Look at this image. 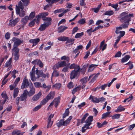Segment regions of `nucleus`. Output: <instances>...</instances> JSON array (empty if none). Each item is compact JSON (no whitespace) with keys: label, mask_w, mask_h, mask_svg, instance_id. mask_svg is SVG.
Wrapping results in <instances>:
<instances>
[{"label":"nucleus","mask_w":135,"mask_h":135,"mask_svg":"<svg viewBox=\"0 0 135 135\" xmlns=\"http://www.w3.org/2000/svg\"><path fill=\"white\" fill-rule=\"evenodd\" d=\"M133 17V13L129 14L127 12L122 13L120 15V20L122 22L125 23H129L131 21V17Z\"/></svg>","instance_id":"1"},{"label":"nucleus","mask_w":135,"mask_h":135,"mask_svg":"<svg viewBox=\"0 0 135 135\" xmlns=\"http://www.w3.org/2000/svg\"><path fill=\"white\" fill-rule=\"evenodd\" d=\"M93 117L90 116L89 117L85 122V124L82 128V132L84 133L85 132L87 129H90L91 127L90 128V126L91 124V122L93 121Z\"/></svg>","instance_id":"2"},{"label":"nucleus","mask_w":135,"mask_h":135,"mask_svg":"<svg viewBox=\"0 0 135 135\" xmlns=\"http://www.w3.org/2000/svg\"><path fill=\"white\" fill-rule=\"evenodd\" d=\"M18 6H16V12L17 15H19L20 16L23 17L25 15V11H23L24 8L22 5V3L21 1L19 2L18 4Z\"/></svg>","instance_id":"3"},{"label":"nucleus","mask_w":135,"mask_h":135,"mask_svg":"<svg viewBox=\"0 0 135 135\" xmlns=\"http://www.w3.org/2000/svg\"><path fill=\"white\" fill-rule=\"evenodd\" d=\"M72 118L73 117L70 116L65 121H64V120H61L59 122L56 123L58 127H60L62 126H66L69 124Z\"/></svg>","instance_id":"4"},{"label":"nucleus","mask_w":135,"mask_h":135,"mask_svg":"<svg viewBox=\"0 0 135 135\" xmlns=\"http://www.w3.org/2000/svg\"><path fill=\"white\" fill-rule=\"evenodd\" d=\"M55 92L54 91L50 92L41 101L42 104H45L50 99H52L54 97Z\"/></svg>","instance_id":"5"},{"label":"nucleus","mask_w":135,"mask_h":135,"mask_svg":"<svg viewBox=\"0 0 135 135\" xmlns=\"http://www.w3.org/2000/svg\"><path fill=\"white\" fill-rule=\"evenodd\" d=\"M80 70L79 66H78L77 70L75 69L71 71L70 74V78L71 79L78 77L79 74Z\"/></svg>","instance_id":"6"},{"label":"nucleus","mask_w":135,"mask_h":135,"mask_svg":"<svg viewBox=\"0 0 135 135\" xmlns=\"http://www.w3.org/2000/svg\"><path fill=\"white\" fill-rule=\"evenodd\" d=\"M30 80L29 81L28 79L25 77L23 79L22 84L21 86V89H23L25 88H27L29 85Z\"/></svg>","instance_id":"7"},{"label":"nucleus","mask_w":135,"mask_h":135,"mask_svg":"<svg viewBox=\"0 0 135 135\" xmlns=\"http://www.w3.org/2000/svg\"><path fill=\"white\" fill-rule=\"evenodd\" d=\"M66 63L65 61H63L58 62L53 67V69L55 70L59 68L60 67H62L66 66Z\"/></svg>","instance_id":"8"},{"label":"nucleus","mask_w":135,"mask_h":135,"mask_svg":"<svg viewBox=\"0 0 135 135\" xmlns=\"http://www.w3.org/2000/svg\"><path fill=\"white\" fill-rule=\"evenodd\" d=\"M12 41L14 42L13 46L16 47L20 45L23 42V40L15 37L13 38Z\"/></svg>","instance_id":"9"},{"label":"nucleus","mask_w":135,"mask_h":135,"mask_svg":"<svg viewBox=\"0 0 135 135\" xmlns=\"http://www.w3.org/2000/svg\"><path fill=\"white\" fill-rule=\"evenodd\" d=\"M54 115V114H51L49 116L47 121V128H50L52 126L53 121L51 120V119L53 117Z\"/></svg>","instance_id":"10"},{"label":"nucleus","mask_w":135,"mask_h":135,"mask_svg":"<svg viewBox=\"0 0 135 135\" xmlns=\"http://www.w3.org/2000/svg\"><path fill=\"white\" fill-rule=\"evenodd\" d=\"M30 90L29 91L27 90V94L29 97H31L35 93V88L33 87L32 84V86H30Z\"/></svg>","instance_id":"11"},{"label":"nucleus","mask_w":135,"mask_h":135,"mask_svg":"<svg viewBox=\"0 0 135 135\" xmlns=\"http://www.w3.org/2000/svg\"><path fill=\"white\" fill-rule=\"evenodd\" d=\"M121 30V29H119L117 27L116 28V30L115 31V32L117 34H119V35L118 37L120 38L123 37L125 35V33L124 31H120Z\"/></svg>","instance_id":"12"},{"label":"nucleus","mask_w":135,"mask_h":135,"mask_svg":"<svg viewBox=\"0 0 135 135\" xmlns=\"http://www.w3.org/2000/svg\"><path fill=\"white\" fill-rule=\"evenodd\" d=\"M19 19L17 18L15 20L11 19L9 21V25L11 26H15L18 22L19 21Z\"/></svg>","instance_id":"13"},{"label":"nucleus","mask_w":135,"mask_h":135,"mask_svg":"<svg viewBox=\"0 0 135 135\" xmlns=\"http://www.w3.org/2000/svg\"><path fill=\"white\" fill-rule=\"evenodd\" d=\"M27 89L23 91V93L20 97V100L21 101H23L26 99L27 97Z\"/></svg>","instance_id":"14"},{"label":"nucleus","mask_w":135,"mask_h":135,"mask_svg":"<svg viewBox=\"0 0 135 135\" xmlns=\"http://www.w3.org/2000/svg\"><path fill=\"white\" fill-rule=\"evenodd\" d=\"M35 66H34L33 67L32 71L30 72V75L31 80L33 81H36V78L35 76Z\"/></svg>","instance_id":"15"},{"label":"nucleus","mask_w":135,"mask_h":135,"mask_svg":"<svg viewBox=\"0 0 135 135\" xmlns=\"http://www.w3.org/2000/svg\"><path fill=\"white\" fill-rule=\"evenodd\" d=\"M49 23H44L41 25L38 29V30L43 31L45 30L49 26Z\"/></svg>","instance_id":"16"},{"label":"nucleus","mask_w":135,"mask_h":135,"mask_svg":"<svg viewBox=\"0 0 135 135\" xmlns=\"http://www.w3.org/2000/svg\"><path fill=\"white\" fill-rule=\"evenodd\" d=\"M42 94L41 92L39 91L37 94L34 95L32 98V101L35 102L37 100L40 98Z\"/></svg>","instance_id":"17"},{"label":"nucleus","mask_w":135,"mask_h":135,"mask_svg":"<svg viewBox=\"0 0 135 135\" xmlns=\"http://www.w3.org/2000/svg\"><path fill=\"white\" fill-rule=\"evenodd\" d=\"M36 74L37 75L38 78H39L41 76H42L43 78L46 77V75L45 74H44L43 71L42 70H36Z\"/></svg>","instance_id":"18"},{"label":"nucleus","mask_w":135,"mask_h":135,"mask_svg":"<svg viewBox=\"0 0 135 135\" xmlns=\"http://www.w3.org/2000/svg\"><path fill=\"white\" fill-rule=\"evenodd\" d=\"M40 40L39 38H38L31 39L29 40V42L30 43L33 44L32 46V47H33L34 46H35L39 41Z\"/></svg>","instance_id":"19"},{"label":"nucleus","mask_w":135,"mask_h":135,"mask_svg":"<svg viewBox=\"0 0 135 135\" xmlns=\"http://www.w3.org/2000/svg\"><path fill=\"white\" fill-rule=\"evenodd\" d=\"M89 99L91 101L95 103H98L99 102V100L97 98L93 97L92 95L90 96L89 98Z\"/></svg>","instance_id":"20"},{"label":"nucleus","mask_w":135,"mask_h":135,"mask_svg":"<svg viewBox=\"0 0 135 135\" xmlns=\"http://www.w3.org/2000/svg\"><path fill=\"white\" fill-rule=\"evenodd\" d=\"M60 97H58L55 98L53 101L54 104H55V106L56 107L59 104L60 102Z\"/></svg>","instance_id":"21"},{"label":"nucleus","mask_w":135,"mask_h":135,"mask_svg":"<svg viewBox=\"0 0 135 135\" xmlns=\"http://www.w3.org/2000/svg\"><path fill=\"white\" fill-rule=\"evenodd\" d=\"M98 65L91 64L89 65L88 71V72H90L93 70Z\"/></svg>","instance_id":"22"},{"label":"nucleus","mask_w":135,"mask_h":135,"mask_svg":"<svg viewBox=\"0 0 135 135\" xmlns=\"http://www.w3.org/2000/svg\"><path fill=\"white\" fill-rule=\"evenodd\" d=\"M43 20L44 21V23H49L50 26L51 24V19L50 17H46L44 18Z\"/></svg>","instance_id":"23"},{"label":"nucleus","mask_w":135,"mask_h":135,"mask_svg":"<svg viewBox=\"0 0 135 135\" xmlns=\"http://www.w3.org/2000/svg\"><path fill=\"white\" fill-rule=\"evenodd\" d=\"M125 108L123 107L121 105L118 107L117 109L115 110L116 112H118L124 111L125 110Z\"/></svg>","instance_id":"24"},{"label":"nucleus","mask_w":135,"mask_h":135,"mask_svg":"<svg viewBox=\"0 0 135 135\" xmlns=\"http://www.w3.org/2000/svg\"><path fill=\"white\" fill-rule=\"evenodd\" d=\"M42 87L43 89L45 90L46 92L48 91L51 88V85H47L45 83H44L42 85Z\"/></svg>","instance_id":"25"},{"label":"nucleus","mask_w":135,"mask_h":135,"mask_svg":"<svg viewBox=\"0 0 135 135\" xmlns=\"http://www.w3.org/2000/svg\"><path fill=\"white\" fill-rule=\"evenodd\" d=\"M48 13L47 12L42 13H40L38 15V18H41L42 19L44 18H46V17L47 16Z\"/></svg>","instance_id":"26"},{"label":"nucleus","mask_w":135,"mask_h":135,"mask_svg":"<svg viewBox=\"0 0 135 135\" xmlns=\"http://www.w3.org/2000/svg\"><path fill=\"white\" fill-rule=\"evenodd\" d=\"M131 57L128 55H126L122 58L121 60V62H125L128 61L130 58Z\"/></svg>","instance_id":"27"},{"label":"nucleus","mask_w":135,"mask_h":135,"mask_svg":"<svg viewBox=\"0 0 135 135\" xmlns=\"http://www.w3.org/2000/svg\"><path fill=\"white\" fill-rule=\"evenodd\" d=\"M127 24H123L120 26L118 27L119 29L122 30L123 29L126 28L128 27V25H129V23H126Z\"/></svg>","instance_id":"28"},{"label":"nucleus","mask_w":135,"mask_h":135,"mask_svg":"<svg viewBox=\"0 0 135 135\" xmlns=\"http://www.w3.org/2000/svg\"><path fill=\"white\" fill-rule=\"evenodd\" d=\"M19 49L16 47L13 46V48L12 50V54H19Z\"/></svg>","instance_id":"29"},{"label":"nucleus","mask_w":135,"mask_h":135,"mask_svg":"<svg viewBox=\"0 0 135 135\" xmlns=\"http://www.w3.org/2000/svg\"><path fill=\"white\" fill-rule=\"evenodd\" d=\"M68 27L66 26H60L58 29V31L59 32H63L65 30L67 29Z\"/></svg>","instance_id":"30"},{"label":"nucleus","mask_w":135,"mask_h":135,"mask_svg":"<svg viewBox=\"0 0 135 135\" xmlns=\"http://www.w3.org/2000/svg\"><path fill=\"white\" fill-rule=\"evenodd\" d=\"M19 92V89L18 88H16L14 89L13 93V96L14 98L16 97L18 93Z\"/></svg>","instance_id":"31"},{"label":"nucleus","mask_w":135,"mask_h":135,"mask_svg":"<svg viewBox=\"0 0 135 135\" xmlns=\"http://www.w3.org/2000/svg\"><path fill=\"white\" fill-rule=\"evenodd\" d=\"M101 5V4H99L97 7L93 8L92 10L95 13H98L99 12Z\"/></svg>","instance_id":"32"},{"label":"nucleus","mask_w":135,"mask_h":135,"mask_svg":"<svg viewBox=\"0 0 135 135\" xmlns=\"http://www.w3.org/2000/svg\"><path fill=\"white\" fill-rule=\"evenodd\" d=\"M22 2V5L23 6H28L30 3V0H21Z\"/></svg>","instance_id":"33"},{"label":"nucleus","mask_w":135,"mask_h":135,"mask_svg":"<svg viewBox=\"0 0 135 135\" xmlns=\"http://www.w3.org/2000/svg\"><path fill=\"white\" fill-rule=\"evenodd\" d=\"M44 105V104H41V102L39 105H37L33 108V111L34 112H36L37 111L41 108L42 105Z\"/></svg>","instance_id":"34"},{"label":"nucleus","mask_w":135,"mask_h":135,"mask_svg":"<svg viewBox=\"0 0 135 135\" xmlns=\"http://www.w3.org/2000/svg\"><path fill=\"white\" fill-rule=\"evenodd\" d=\"M114 14L113 11L111 10H109L106 11L104 15H106L111 16L113 15Z\"/></svg>","instance_id":"35"},{"label":"nucleus","mask_w":135,"mask_h":135,"mask_svg":"<svg viewBox=\"0 0 135 135\" xmlns=\"http://www.w3.org/2000/svg\"><path fill=\"white\" fill-rule=\"evenodd\" d=\"M28 20H29L28 17V16H26L22 18V22L23 23L25 24L27 22Z\"/></svg>","instance_id":"36"},{"label":"nucleus","mask_w":135,"mask_h":135,"mask_svg":"<svg viewBox=\"0 0 135 135\" xmlns=\"http://www.w3.org/2000/svg\"><path fill=\"white\" fill-rule=\"evenodd\" d=\"M12 58H10L9 60L7 61L5 64V67H7L9 66H11V64L12 62Z\"/></svg>","instance_id":"37"},{"label":"nucleus","mask_w":135,"mask_h":135,"mask_svg":"<svg viewBox=\"0 0 135 135\" xmlns=\"http://www.w3.org/2000/svg\"><path fill=\"white\" fill-rule=\"evenodd\" d=\"M35 86L36 88H39L42 87L41 83L39 82H36L34 83Z\"/></svg>","instance_id":"38"},{"label":"nucleus","mask_w":135,"mask_h":135,"mask_svg":"<svg viewBox=\"0 0 135 135\" xmlns=\"http://www.w3.org/2000/svg\"><path fill=\"white\" fill-rule=\"evenodd\" d=\"M110 112H108L103 114L102 115V119H104L108 117L110 113Z\"/></svg>","instance_id":"39"},{"label":"nucleus","mask_w":135,"mask_h":135,"mask_svg":"<svg viewBox=\"0 0 135 135\" xmlns=\"http://www.w3.org/2000/svg\"><path fill=\"white\" fill-rule=\"evenodd\" d=\"M61 59V60H66V61L67 62H68L70 60L69 57L68 56H64L62 57Z\"/></svg>","instance_id":"40"},{"label":"nucleus","mask_w":135,"mask_h":135,"mask_svg":"<svg viewBox=\"0 0 135 135\" xmlns=\"http://www.w3.org/2000/svg\"><path fill=\"white\" fill-rule=\"evenodd\" d=\"M108 5L109 6H110L113 8H114L115 9V10H117V8L118 6V4L117 3L115 4H113L111 3H109V4Z\"/></svg>","instance_id":"41"},{"label":"nucleus","mask_w":135,"mask_h":135,"mask_svg":"<svg viewBox=\"0 0 135 135\" xmlns=\"http://www.w3.org/2000/svg\"><path fill=\"white\" fill-rule=\"evenodd\" d=\"M12 135H20L22 134L20 132V131L19 130H14L12 132Z\"/></svg>","instance_id":"42"},{"label":"nucleus","mask_w":135,"mask_h":135,"mask_svg":"<svg viewBox=\"0 0 135 135\" xmlns=\"http://www.w3.org/2000/svg\"><path fill=\"white\" fill-rule=\"evenodd\" d=\"M78 66H79L76 65L75 64H73L70 65L69 68L70 69H76V70Z\"/></svg>","instance_id":"43"},{"label":"nucleus","mask_w":135,"mask_h":135,"mask_svg":"<svg viewBox=\"0 0 135 135\" xmlns=\"http://www.w3.org/2000/svg\"><path fill=\"white\" fill-rule=\"evenodd\" d=\"M125 65H129V67L128 69H132L133 67L132 62H131L129 61Z\"/></svg>","instance_id":"44"},{"label":"nucleus","mask_w":135,"mask_h":135,"mask_svg":"<svg viewBox=\"0 0 135 135\" xmlns=\"http://www.w3.org/2000/svg\"><path fill=\"white\" fill-rule=\"evenodd\" d=\"M84 35L83 32H81L80 33H76L75 36V38H78Z\"/></svg>","instance_id":"45"},{"label":"nucleus","mask_w":135,"mask_h":135,"mask_svg":"<svg viewBox=\"0 0 135 135\" xmlns=\"http://www.w3.org/2000/svg\"><path fill=\"white\" fill-rule=\"evenodd\" d=\"M89 115V114L88 113H86L82 118L81 120V123H83L86 118Z\"/></svg>","instance_id":"46"},{"label":"nucleus","mask_w":135,"mask_h":135,"mask_svg":"<svg viewBox=\"0 0 135 135\" xmlns=\"http://www.w3.org/2000/svg\"><path fill=\"white\" fill-rule=\"evenodd\" d=\"M35 16V13L34 12H32L30 14L28 17L29 20H32L34 17Z\"/></svg>","instance_id":"47"},{"label":"nucleus","mask_w":135,"mask_h":135,"mask_svg":"<svg viewBox=\"0 0 135 135\" xmlns=\"http://www.w3.org/2000/svg\"><path fill=\"white\" fill-rule=\"evenodd\" d=\"M54 70L53 73L52 74V76H58L59 75V72L56 71L55 70Z\"/></svg>","instance_id":"48"},{"label":"nucleus","mask_w":135,"mask_h":135,"mask_svg":"<svg viewBox=\"0 0 135 135\" xmlns=\"http://www.w3.org/2000/svg\"><path fill=\"white\" fill-rule=\"evenodd\" d=\"M69 111L68 109H66L63 114V118H65L66 117L68 116L69 114Z\"/></svg>","instance_id":"49"},{"label":"nucleus","mask_w":135,"mask_h":135,"mask_svg":"<svg viewBox=\"0 0 135 135\" xmlns=\"http://www.w3.org/2000/svg\"><path fill=\"white\" fill-rule=\"evenodd\" d=\"M67 39H68V37H61L58 38V40H59L61 41H66Z\"/></svg>","instance_id":"50"},{"label":"nucleus","mask_w":135,"mask_h":135,"mask_svg":"<svg viewBox=\"0 0 135 135\" xmlns=\"http://www.w3.org/2000/svg\"><path fill=\"white\" fill-rule=\"evenodd\" d=\"M88 80V77H85L83 79H81L80 81H81V83L82 84L86 83L87 81Z\"/></svg>","instance_id":"51"},{"label":"nucleus","mask_w":135,"mask_h":135,"mask_svg":"<svg viewBox=\"0 0 135 135\" xmlns=\"http://www.w3.org/2000/svg\"><path fill=\"white\" fill-rule=\"evenodd\" d=\"M18 71H17L15 70H14L12 72V77H13L14 78H15L16 77V76L15 75L16 73H18Z\"/></svg>","instance_id":"52"},{"label":"nucleus","mask_w":135,"mask_h":135,"mask_svg":"<svg viewBox=\"0 0 135 135\" xmlns=\"http://www.w3.org/2000/svg\"><path fill=\"white\" fill-rule=\"evenodd\" d=\"M40 61H41L40 60L36 59L32 61V63L35 65H38V64Z\"/></svg>","instance_id":"53"},{"label":"nucleus","mask_w":135,"mask_h":135,"mask_svg":"<svg viewBox=\"0 0 135 135\" xmlns=\"http://www.w3.org/2000/svg\"><path fill=\"white\" fill-rule=\"evenodd\" d=\"M120 115L119 114H115L112 117V119H118L120 118Z\"/></svg>","instance_id":"54"},{"label":"nucleus","mask_w":135,"mask_h":135,"mask_svg":"<svg viewBox=\"0 0 135 135\" xmlns=\"http://www.w3.org/2000/svg\"><path fill=\"white\" fill-rule=\"evenodd\" d=\"M12 56H14V59L15 60H17L18 59L20 56L19 54H12Z\"/></svg>","instance_id":"55"},{"label":"nucleus","mask_w":135,"mask_h":135,"mask_svg":"<svg viewBox=\"0 0 135 135\" xmlns=\"http://www.w3.org/2000/svg\"><path fill=\"white\" fill-rule=\"evenodd\" d=\"M85 18L81 19L78 21V23L80 24H84L85 22Z\"/></svg>","instance_id":"56"},{"label":"nucleus","mask_w":135,"mask_h":135,"mask_svg":"<svg viewBox=\"0 0 135 135\" xmlns=\"http://www.w3.org/2000/svg\"><path fill=\"white\" fill-rule=\"evenodd\" d=\"M74 40V39H73V38H70L69 39L68 38V39H67V40H66L67 41L66 42L67 43H70L71 44H72L73 43V42Z\"/></svg>","instance_id":"57"},{"label":"nucleus","mask_w":135,"mask_h":135,"mask_svg":"<svg viewBox=\"0 0 135 135\" xmlns=\"http://www.w3.org/2000/svg\"><path fill=\"white\" fill-rule=\"evenodd\" d=\"M61 84L60 83L56 84L55 85H53V86H54L56 89H59L60 88L61 86Z\"/></svg>","instance_id":"58"},{"label":"nucleus","mask_w":135,"mask_h":135,"mask_svg":"<svg viewBox=\"0 0 135 135\" xmlns=\"http://www.w3.org/2000/svg\"><path fill=\"white\" fill-rule=\"evenodd\" d=\"M49 3L48 4H47L44 7V9L45 10L49 8L51 6L52 4H53L51 2H50V3Z\"/></svg>","instance_id":"59"},{"label":"nucleus","mask_w":135,"mask_h":135,"mask_svg":"<svg viewBox=\"0 0 135 135\" xmlns=\"http://www.w3.org/2000/svg\"><path fill=\"white\" fill-rule=\"evenodd\" d=\"M73 82H70L67 85V87L69 89L73 88Z\"/></svg>","instance_id":"60"},{"label":"nucleus","mask_w":135,"mask_h":135,"mask_svg":"<svg viewBox=\"0 0 135 135\" xmlns=\"http://www.w3.org/2000/svg\"><path fill=\"white\" fill-rule=\"evenodd\" d=\"M35 20H36V19H35L32 21H31L29 24V26L31 27H32L35 24Z\"/></svg>","instance_id":"61"},{"label":"nucleus","mask_w":135,"mask_h":135,"mask_svg":"<svg viewBox=\"0 0 135 135\" xmlns=\"http://www.w3.org/2000/svg\"><path fill=\"white\" fill-rule=\"evenodd\" d=\"M80 4L81 6H85L86 5L85 2V0H80Z\"/></svg>","instance_id":"62"},{"label":"nucleus","mask_w":135,"mask_h":135,"mask_svg":"<svg viewBox=\"0 0 135 135\" xmlns=\"http://www.w3.org/2000/svg\"><path fill=\"white\" fill-rule=\"evenodd\" d=\"M79 87L78 86H77L76 88L73 89L72 90V93L73 94H74L75 93H76L78 90H79Z\"/></svg>","instance_id":"63"},{"label":"nucleus","mask_w":135,"mask_h":135,"mask_svg":"<svg viewBox=\"0 0 135 135\" xmlns=\"http://www.w3.org/2000/svg\"><path fill=\"white\" fill-rule=\"evenodd\" d=\"M135 127V124L131 125L129 126L128 127V129L129 130H132Z\"/></svg>","instance_id":"64"}]
</instances>
